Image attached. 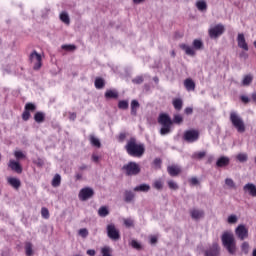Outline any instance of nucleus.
<instances>
[{"label":"nucleus","instance_id":"7c9ffc66","mask_svg":"<svg viewBox=\"0 0 256 256\" xmlns=\"http://www.w3.org/2000/svg\"><path fill=\"white\" fill-rule=\"evenodd\" d=\"M90 143L93 147L101 148V141L93 135H90Z\"/></svg>","mask_w":256,"mask_h":256},{"label":"nucleus","instance_id":"69168bd1","mask_svg":"<svg viewBox=\"0 0 256 256\" xmlns=\"http://www.w3.org/2000/svg\"><path fill=\"white\" fill-rule=\"evenodd\" d=\"M92 161H94V163H99V156L93 154L92 155Z\"/></svg>","mask_w":256,"mask_h":256},{"label":"nucleus","instance_id":"338daca9","mask_svg":"<svg viewBox=\"0 0 256 256\" xmlns=\"http://www.w3.org/2000/svg\"><path fill=\"white\" fill-rule=\"evenodd\" d=\"M86 169H88V167L85 164H82L81 166H79V171H86Z\"/></svg>","mask_w":256,"mask_h":256},{"label":"nucleus","instance_id":"ea45409f","mask_svg":"<svg viewBox=\"0 0 256 256\" xmlns=\"http://www.w3.org/2000/svg\"><path fill=\"white\" fill-rule=\"evenodd\" d=\"M167 185H168L169 189H171L172 191H177V189H179V185L173 180H169L167 182Z\"/></svg>","mask_w":256,"mask_h":256},{"label":"nucleus","instance_id":"864d4df0","mask_svg":"<svg viewBox=\"0 0 256 256\" xmlns=\"http://www.w3.org/2000/svg\"><path fill=\"white\" fill-rule=\"evenodd\" d=\"M161 163H163V162L161 161L160 158H156V159H154V161H153V165H155V167H156L157 169H161Z\"/></svg>","mask_w":256,"mask_h":256},{"label":"nucleus","instance_id":"aec40b11","mask_svg":"<svg viewBox=\"0 0 256 256\" xmlns=\"http://www.w3.org/2000/svg\"><path fill=\"white\" fill-rule=\"evenodd\" d=\"M184 87L186 89V91H195V81H193V79L191 78H187L184 80Z\"/></svg>","mask_w":256,"mask_h":256},{"label":"nucleus","instance_id":"e433bc0d","mask_svg":"<svg viewBox=\"0 0 256 256\" xmlns=\"http://www.w3.org/2000/svg\"><path fill=\"white\" fill-rule=\"evenodd\" d=\"M14 157L16 159V161H21V159H26V155L25 153H23V151H15L14 152Z\"/></svg>","mask_w":256,"mask_h":256},{"label":"nucleus","instance_id":"8fccbe9b","mask_svg":"<svg viewBox=\"0 0 256 256\" xmlns=\"http://www.w3.org/2000/svg\"><path fill=\"white\" fill-rule=\"evenodd\" d=\"M237 159L238 161H240V163H245V161H247V154L245 153L238 154Z\"/></svg>","mask_w":256,"mask_h":256},{"label":"nucleus","instance_id":"f257e3e1","mask_svg":"<svg viewBox=\"0 0 256 256\" xmlns=\"http://www.w3.org/2000/svg\"><path fill=\"white\" fill-rule=\"evenodd\" d=\"M159 125H162L160 129V135H169L171 133V125L175 123L176 125H181L183 123V116L180 114H175L173 120L167 114L162 113L158 117Z\"/></svg>","mask_w":256,"mask_h":256},{"label":"nucleus","instance_id":"3c124183","mask_svg":"<svg viewBox=\"0 0 256 256\" xmlns=\"http://www.w3.org/2000/svg\"><path fill=\"white\" fill-rule=\"evenodd\" d=\"M34 165H37V167H43L45 165V161L41 158H37L36 160H33Z\"/></svg>","mask_w":256,"mask_h":256},{"label":"nucleus","instance_id":"ddd939ff","mask_svg":"<svg viewBox=\"0 0 256 256\" xmlns=\"http://www.w3.org/2000/svg\"><path fill=\"white\" fill-rule=\"evenodd\" d=\"M205 256H219L221 255V248L219 244L213 243L207 250L204 252Z\"/></svg>","mask_w":256,"mask_h":256},{"label":"nucleus","instance_id":"6e6552de","mask_svg":"<svg viewBox=\"0 0 256 256\" xmlns=\"http://www.w3.org/2000/svg\"><path fill=\"white\" fill-rule=\"evenodd\" d=\"M106 230L107 236L112 241H119V239H121V234L119 233V230L115 227V224H109Z\"/></svg>","mask_w":256,"mask_h":256},{"label":"nucleus","instance_id":"a211bd4d","mask_svg":"<svg viewBox=\"0 0 256 256\" xmlns=\"http://www.w3.org/2000/svg\"><path fill=\"white\" fill-rule=\"evenodd\" d=\"M105 99H119V92L115 89H108L104 94Z\"/></svg>","mask_w":256,"mask_h":256},{"label":"nucleus","instance_id":"49530a36","mask_svg":"<svg viewBox=\"0 0 256 256\" xmlns=\"http://www.w3.org/2000/svg\"><path fill=\"white\" fill-rule=\"evenodd\" d=\"M78 235H80V237L85 239L89 236V230H87L86 228H82L79 230Z\"/></svg>","mask_w":256,"mask_h":256},{"label":"nucleus","instance_id":"603ef678","mask_svg":"<svg viewBox=\"0 0 256 256\" xmlns=\"http://www.w3.org/2000/svg\"><path fill=\"white\" fill-rule=\"evenodd\" d=\"M217 167H225V156H222L217 162Z\"/></svg>","mask_w":256,"mask_h":256},{"label":"nucleus","instance_id":"c85d7f7f","mask_svg":"<svg viewBox=\"0 0 256 256\" xmlns=\"http://www.w3.org/2000/svg\"><path fill=\"white\" fill-rule=\"evenodd\" d=\"M34 121L36 123H43L45 121V113L44 112H36L34 114Z\"/></svg>","mask_w":256,"mask_h":256},{"label":"nucleus","instance_id":"4c0bfd02","mask_svg":"<svg viewBox=\"0 0 256 256\" xmlns=\"http://www.w3.org/2000/svg\"><path fill=\"white\" fill-rule=\"evenodd\" d=\"M196 7L199 11H205L207 9V2L205 1H198L196 3Z\"/></svg>","mask_w":256,"mask_h":256},{"label":"nucleus","instance_id":"de8ad7c7","mask_svg":"<svg viewBox=\"0 0 256 256\" xmlns=\"http://www.w3.org/2000/svg\"><path fill=\"white\" fill-rule=\"evenodd\" d=\"M41 216L43 217V219H49L50 217L49 209H47L46 207H42Z\"/></svg>","mask_w":256,"mask_h":256},{"label":"nucleus","instance_id":"052dcab7","mask_svg":"<svg viewBox=\"0 0 256 256\" xmlns=\"http://www.w3.org/2000/svg\"><path fill=\"white\" fill-rule=\"evenodd\" d=\"M184 113L186 115H192L193 114V108H191V107L185 108Z\"/></svg>","mask_w":256,"mask_h":256},{"label":"nucleus","instance_id":"6e6d98bb","mask_svg":"<svg viewBox=\"0 0 256 256\" xmlns=\"http://www.w3.org/2000/svg\"><path fill=\"white\" fill-rule=\"evenodd\" d=\"M205 155H207V153H205V151L197 152V153L195 154V158H196V159H203V157H205Z\"/></svg>","mask_w":256,"mask_h":256},{"label":"nucleus","instance_id":"423d86ee","mask_svg":"<svg viewBox=\"0 0 256 256\" xmlns=\"http://www.w3.org/2000/svg\"><path fill=\"white\" fill-rule=\"evenodd\" d=\"M31 63H34L33 69L34 71H39L41 67H43V58L39 53H37V50H34L29 57Z\"/></svg>","mask_w":256,"mask_h":256},{"label":"nucleus","instance_id":"37998d69","mask_svg":"<svg viewBox=\"0 0 256 256\" xmlns=\"http://www.w3.org/2000/svg\"><path fill=\"white\" fill-rule=\"evenodd\" d=\"M153 187L154 189H157V191H161L163 189V181L161 180H156L154 183H153Z\"/></svg>","mask_w":256,"mask_h":256},{"label":"nucleus","instance_id":"0eeeda50","mask_svg":"<svg viewBox=\"0 0 256 256\" xmlns=\"http://www.w3.org/2000/svg\"><path fill=\"white\" fill-rule=\"evenodd\" d=\"M183 139L187 143H195V141H199V130L191 129L185 131Z\"/></svg>","mask_w":256,"mask_h":256},{"label":"nucleus","instance_id":"cd10ccee","mask_svg":"<svg viewBox=\"0 0 256 256\" xmlns=\"http://www.w3.org/2000/svg\"><path fill=\"white\" fill-rule=\"evenodd\" d=\"M139 107H140L139 101L132 100L131 101V115H133L135 117L137 115V109H139Z\"/></svg>","mask_w":256,"mask_h":256},{"label":"nucleus","instance_id":"5701e85b","mask_svg":"<svg viewBox=\"0 0 256 256\" xmlns=\"http://www.w3.org/2000/svg\"><path fill=\"white\" fill-rule=\"evenodd\" d=\"M172 105L176 111H181V109H183V99L175 98L172 101Z\"/></svg>","mask_w":256,"mask_h":256},{"label":"nucleus","instance_id":"a878e982","mask_svg":"<svg viewBox=\"0 0 256 256\" xmlns=\"http://www.w3.org/2000/svg\"><path fill=\"white\" fill-rule=\"evenodd\" d=\"M150 190H151V186H149V184H141L134 188V191L142 192V193H148V191H150Z\"/></svg>","mask_w":256,"mask_h":256},{"label":"nucleus","instance_id":"680f3d73","mask_svg":"<svg viewBox=\"0 0 256 256\" xmlns=\"http://www.w3.org/2000/svg\"><path fill=\"white\" fill-rule=\"evenodd\" d=\"M240 99L243 103H249V97L248 96L243 95V96L240 97Z\"/></svg>","mask_w":256,"mask_h":256},{"label":"nucleus","instance_id":"c03bdc74","mask_svg":"<svg viewBox=\"0 0 256 256\" xmlns=\"http://www.w3.org/2000/svg\"><path fill=\"white\" fill-rule=\"evenodd\" d=\"M62 49L64 51H75V49H77V46L73 44H65V45H62Z\"/></svg>","mask_w":256,"mask_h":256},{"label":"nucleus","instance_id":"4be33fe9","mask_svg":"<svg viewBox=\"0 0 256 256\" xmlns=\"http://www.w3.org/2000/svg\"><path fill=\"white\" fill-rule=\"evenodd\" d=\"M180 49L185 51L186 55H190V57H195V50L188 46L187 44H180Z\"/></svg>","mask_w":256,"mask_h":256},{"label":"nucleus","instance_id":"4468645a","mask_svg":"<svg viewBox=\"0 0 256 256\" xmlns=\"http://www.w3.org/2000/svg\"><path fill=\"white\" fill-rule=\"evenodd\" d=\"M8 167L18 175H21V173H23V166L17 160L10 159L8 162Z\"/></svg>","mask_w":256,"mask_h":256},{"label":"nucleus","instance_id":"a19ab883","mask_svg":"<svg viewBox=\"0 0 256 256\" xmlns=\"http://www.w3.org/2000/svg\"><path fill=\"white\" fill-rule=\"evenodd\" d=\"M225 185H227V187H229L230 189H237V186L235 185L233 179L227 178L225 180Z\"/></svg>","mask_w":256,"mask_h":256},{"label":"nucleus","instance_id":"b1692460","mask_svg":"<svg viewBox=\"0 0 256 256\" xmlns=\"http://www.w3.org/2000/svg\"><path fill=\"white\" fill-rule=\"evenodd\" d=\"M8 183L14 189H19V187H21V180L17 178H13V177L8 178Z\"/></svg>","mask_w":256,"mask_h":256},{"label":"nucleus","instance_id":"72a5a7b5","mask_svg":"<svg viewBox=\"0 0 256 256\" xmlns=\"http://www.w3.org/2000/svg\"><path fill=\"white\" fill-rule=\"evenodd\" d=\"M61 185V175L55 174L52 180V187H59Z\"/></svg>","mask_w":256,"mask_h":256},{"label":"nucleus","instance_id":"9d476101","mask_svg":"<svg viewBox=\"0 0 256 256\" xmlns=\"http://www.w3.org/2000/svg\"><path fill=\"white\" fill-rule=\"evenodd\" d=\"M223 31H225V26L218 24L212 28L209 29V37L211 39H217V37H220V35H223Z\"/></svg>","mask_w":256,"mask_h":256},{"label":"nucleus","instance_id":"20e7f679","mask_svg":"<svg viewBox=\"0 0 256 256\" xmlns=\"http://www.w3.org/2000/svg\"><path fill=\"white\" fill-rule=\"evenodd\" d=\"M230 121L238 133H245V122H243V119L237 112L232 111L230 113Z\"/></svg>","mask_w":256,"mask_h":256},{"label":"nucleus","instance_id":"bf43d9fd","mask_svg":"<svg viewBox=\"0 0 256 256\" xmlns=\"http://www.w3.org/2000/svg\"><path fill=\"white\" fill-rule=\"evenodd\" d=\"M239 57L241 59H249V54H247V52L243 51L239 54Z\"/></svg>","mask_w":256,"mask_h":256},{"label":"nucleus","instance_id":"5fc2aeb1","mask_svg":"<svg viewBox=\"0 0 256 256\" xmlns=\"http://www.w3.org/2000/svg\"><path fill=\"white\" fill-rule=\"evenodd\" d=\"M143 81H144L143 76H138L135 79H133V83H135L136 85H141Z\"/></svg>","mask_w":256,"mask_h":256},{"label":"nucleus","instance_id":"393cba45","mask_svg":"<svg viewBox=\"0 0 256 256\" xmlns=\"http://www.w3.org/2000/svg\"><path fill=\"white\" fill-rule=\"evenodd\" d=\"M133 199H135V193H133V191H131V190H126L124 192V201L126 203H131V201H133Z\"/></svg>","mask_w":256,"mask_h":256},{"label":"nucleus","instance_id":"e2e57ef3","mask_svg":"<svg viewBox=\"0 0 256 256\" xmlns=\"http://www.w3.org/2000/svg\"><path fill=\"white\" fill-rule=\"evenodd\" d=\"M86 253H87V255H89V256H95V254H96L95 250H93V249L87 250Z\"/></svg>","mask_w":256,"mask_h":256},{"label":"nucleus","instance_id":"c756f323","mask_svg":"<svg viewBox=\"0 0 256 256\" xmlns=\"http://www.w3.org/2000/svg\"><path fill=\"white\" fill-rule=\"evenodd\" d=\"M26 256H33V244L31 242L25 243Z\"/></svg>","mask_w":256,"mask_h":256},{"label":"nucleus","instance_id":"79ce46f5","mask_svg":"<svg viewBox=\"0 0 256 256\" xmlns=\"http://www.w3.org/2000/svg\"><path fill=\"white\" fill-rule=\"evenodd\" d=\"M241 251L244 255L249 254V242H243L241 245Z\"/></svg>","mask_w":256,"mask_h":256},{"label":"nucleus","instance_id":"774afa93","mask_svg":"<svg viewBox=\"0 0 256 256\" xmlns=\"http://www.w3.org/2000/svg\"><path fill=\"white\" fill-rule=\"evenodd\" d=\"M252 101H254V103H256V92H253L251 95Z\"/></svg>","mask_w":256,"mask_h":256},{"label":"nucleus","instance_id":"6ab92c4d","mask_svg":"<svg viewBox=\"0 0 256 256\" xmlns=\"http://www.w3.org/2000/svg\"><path fill=\"white\" fill-rule=\"evenodd\" d=\"M190 215L192 219H203L205 217V212L199 209H192L190 210Z\"/></svg>","mask_w":256,"mask_h":256},{"label":"nucleus","instance_id":"f704fd0d","mask_svg":"<svg viewBox=\"0 0 256 256\" xmlns=\"http://www.w3.org/2000/svg\"><path fill=\"white\" fill-rule=\"evenodd\" d=\"M118 109L127 110L129 109V101L127 100H120L118 102Z\"/></svg>","mask_w":256,"mask_h":256},{"label":"nucleus","instance_id":"f8f14e48","mask_svg":"<svg viewBox=\"0 0 256 256\" xmlns=\"http://www.w3.org/2000/svg\"><path fill=\"white\" fill-rule=\"evenodd\" d=\"M37 109V106L35 104L28 102L26 103L24 107V112L22 113V119L23 121H29L31 119V111H35Z\"/></svg>","mask_w":256,"mask_h":256},{"label":"nucleus","instance_id":"dca6fc26","mask_svg":"<svg viewBox=\"0 0 256 256\" xmlns=\"http://www.w3.org/2000/svg\"><path fill=\"white\" fill-rule=\"evenodd\" d=\"M244 193H248L251 197H256V186L253 183H247L243 187Z\"/></svg>","mask_w":256,"mask_h":256},{"label":"nucleus","instance_id":"39448f33","mask_svg":"<svg viewBox=\"0 0 256 256\" xmlns=\"http://www.w3.org/2000/svg\"><path fill=\"white\" fill-rule=\"evenodd\" d=\"M122 171H124L125 175L128 177H133L141 173V166H139L137 162L131 161L122 167Z\"/></svg>","mask_w":256,"mask_h":256},{"label":"nucleus","instance_id":"f03ea898","mask_svg":"<svg viewBox=\"0 0 256 256\" xmlns=\"http://www.w3.org/2000/svg\"><path fill=\"white\" fill-rule=\"evenodd\" d=\"M125 150L130 157L141 158L145 155V144L137 142V138L131 137L126 145Z\"/></svg>","mask_w":256,"mask_h":256},{"label":"nucleus","instance_id":"f3484780","mask_svg":"<svg viewBox=\"0 0 256 256\" xmlns=\"http://www.w3.org/2000/svg\"><path fill=\"white\" fill-rule=\"evenodd\" d=\"M170 177H177L181 173V167L179 165H170L167 167Z\"/></svg>","mask_w":256,"mask_h":256},{"label":"nucleus","instance_id":"473e14b6","mask_svg":"<svg viewBox=\"0 0 256 256\" xmlns=\"http://www.w3.org/2000/svg\"><path fill=\"white\" fill-rule=\"evenodd\" d=\"M60 20L62 21V23H65V25H69V23H71V20L69 19V14H67L66 12H62L60 14Z\"/></svg>","mask_w":256,"mask_h":256},{"label":"nucleus","instance_id":"2eb2a0df","mask_svg":"<svg viewBox=\"0 0 256 256\" xmlns=\"http://www.w3.org/2000/svg\"><path fill=\"white\" fill-rule=\"evenodd\" d=\"M237 44L239 49H242L243 51H249V44L247 43V40L245 39V34L239 33L236 38Z\"/></svg>","mask_w":256,"mask_h":256},{"label":"nucleus","instance_id":"13d9d810","mask_svg":"<svg viewBox=\"0 0 256 256\" xmlns=\"http://www.w3.org/2000/svg\"><path fill=\"white\" fill-rule=\"evenodd\" d=\"M190 185H199V180L196 177H192L189 180Z\"/></svg>","mask_w":256,"mask_h":256},{"label":"nucleus","instance_id":"bb28decb","mask_svg":"<svg viewBox=\"0 0 256 256\" xmlns=\"http://www.w3.org/2000/svg\"><path fill=\"white\" fill-rule=\"evenodd\" d=\"M239 221V216H237V214H230L227 217V223L229 225H237Z\"/></svg>","mask_w":256,"mask_h":256},{"label":"nucleus","instance_id":"a18cd8bd","mask_svg":"<svg viewBox=\"0 0 256 256\" xmlns=\"http://www.w3.org/2000/svg\"><path fill=\"white\" fill-rule=\"evenodd\" d=\"M193 47H194V49H197V50L201 49L203 47V41H201L199 39H195L193 41Z\"/></svg>","mask_w":256,"mask_h":256},{"label":"nucleus","instance_id":"0e129e2a","mask_svg":"<svg viewBox=\"0 0 256 256\" xmlns=\"http://www.w3.org/2000/svg\"><path fill=\"white\" fill-rule=\"evenodd\" d=\"M150 243H151V245H155V243H157V238H156V236H152V237L150 238Z\"/></svg>","mask_w":256,"mask_h":256},{"label":"nucleus","instance_id":"9b49d317","mask_svg":"<svg viewBox=\"0 0 256 256\" xmlns=\"http://www.w3.org/2000/svg\"><path fill=\"white\" fill-rule=\"evenodd\" d=\"M95 195V191H93L92 188L85 187L82 188L78 194V197L80 201H87L88 199H91Z\"/></svg>","mask_w":256,"mask_h":256},{"label":"nucleus","instance_id":"1a4fd4ad","mask_svg":"<svg viewBox=\"0 0 256 256\" xmlns=\"http://www.w3.org/2000/svg\"><path fill=\"white\" fill-rule=\"evenodd\" d=\"M235 235L240 241H245L249 237V229H247L245 224H240L235 229Z\"/></svg>","mask_w":256,"mask_h":256},{"label":"nucleus","instance_id":"412c9836","mask_svg":"<svg viewBox=\"0 0 256 256\" xmlns=\"http://www.w3.org/2000/svg\"><path fill=\"white\" fill-rule=\"evenodd\" d=\"M251 83H253V74L244 75L242 78L241 85L243 87H249V85H251Z\"/></svg>","mask_w":256,"mask_h":256},{"label":"nucleus","instance_id":"2f4dec72","mask_svg":"<svg viewBox=\"0 0 256 256\" xmlns=\"http://www.w3.org/2000/svg\"><path fill=\"white\" fill-rule=\"evenodd\" d=\"M94 85L96 89H103V87H105V80H103V78H96Z\"/></svg>","mask_w":256,"mask_h":256},{"label":"nucleus","instance_id":"7ed1b4c3","mask_svg":"<svg viewBox=\"0 0 256 256\" xmlns=\"http://www.w3.org/2000/svg\"><path fill=\"white\" fill-rule=\"evenodd\" d=\"M225 249L230 255L237 253V242L235 241V235L232 232H225Z\"/></svg>","mask_w":256,"mask_h":256},{"label":"nucleus","instance_id":"58836bf2","mask_svg":"<svg viewBox=\"0 0 256 256\" xmlns=\"http://www.w3.org/2000/svg\"><path fill=\"white\" fill-rule=\"evenodd\" d=\"M130 245L133 249H136L137 251H141V249H143V246H141V243H139L137 240H132L130 242Z\"/></svg>","mask_w":256,"mask_h":256},{"label":"nucleus","instance_id":"4d7b16f0","mask_svg":"<svg viewBox=\"0 0 256 256\" xmlns=\"http://www.w3.org/2000/svg\"><path fill=\"white\" fill-rule=\"evenodd\" d=\"M124 225L126 227H133V220L132 219H125L124 220Z\"/></svg>","mask_w":256,"mask_h":256},{"label":"nucleus","instance_id":"09e8293b","mask_svg":"<svg viewBox=\"0 0 256 256\" xmlns=\"http://www.w3.org/2000/svg\"><path fill=\"white\" fill-rule=\"evenodd\" d=\"M127 133L126 132H121L118 136H117V139H118V143H124L125 142V139H127Z\"/></svg>","mask_w":256,"mask_h":256},{"label":"nucleus","instance_id":"c9c22d12","mask_svg":"<svg viewBox=\"0 0 256 256\" xmlns=\"http://www.w3.org/2000/svg\"><path fill=\"white\" fill-rule=\"evenodd\" d=\"M98 215L100 217H107V215H109V209H107L105 206L100 207L98 210Z\"/></svg>","mask_w":256,"mask_h":256}]
</instances>
